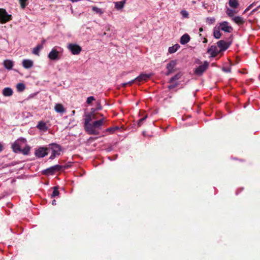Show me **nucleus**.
I'll list each match as a JSON object with an SVG mask.
<instances>
[{
	"label": "nucleus",
	"mask_w": 260,
	"mask_h": 260,
	"mask_svg": "<svg viewBox=\"0 0 260 260\" xmlns=\"http://www.w3.org/2000/svg\"><path fill=\"white\" fill-rule=\"evenodd\" d=\"M105 120V118L103 117L100 120L94 121L87 127L85 131L90 135H98L99 133L96 129H101V126L104 124Z\"/></svg>",
	"instance_id": "obj_1"
},
{
	"label": "nucleus",
	"mask_w": 260,
	"mask_h": 260,
	"mask_svg": "<svg viewBox=\"0 0 260 260\" xmlns=\"http://www.w3.org/2000/svg\"><path fill=\"white\" fill-rule=\"evenodd\" d=\"M63 49L58 46L53 47L48 54V57L52 60H58L60 59L59 54L62 53Z\"/></svg>",
	"instance_id": "obj_2"
},
{
	"label": "nucleus",
	"mask_w": 260,
	"mask_h": 260,
	"mask_svg": "<svg viewBox=\"0 0 260 260\" xmlns=\"http://www.w3.org/2000/svg\"><path fill=\"white\" fill-rule=\"evenodd\" d=\"M26 141L24 138H20L18 139L12 146L13 150L15 153L20 152L21 149L26 145Z\"/></svg>",
	"instance_id": "obj_3"
},
{
	"label": "nucleus",
	"mask_w": 260,
	"mask_h": 260,
	"mask_svg": "<svg viewBox=\"0 0 260 260\" xmlns=\"http://www.w3.org/2000/svg\"><path fill=\"white\" fill-rule=\"evenodd\" d=\"M49 149L51 151V155L49 157L50 159H53L54 158L60 155L61 147L59 145L54 143L51 144L49 145Z\"/></svg>",
	"instance_id": "obj_4"
},
{
	"label": "nucleus",
	"mask_w": 260,
	"mask_h": 260,
	"mask_svg": "<svg viewBox=\"0 0 260 260\" xmlns=\"http://www.w3.org/2000/svg\"><path fill=\"white\" fill-rule=\"evenodd\" d=\"M62 169V166L59 165H56L51 166L42 171V173L46 175H53L56 172L59 171Z\"/></svg>",
	"instance_id": "obj_5"
},
{
	"label": "nucleus",
	"mask_w": 260,
	"mask_h": 260,
	"mask_svg": "<svg viewBox=\"0 0 260 260\" xmlns=\"http://www.w3.org/2000/svg\"><path fill=\"white\" fill-rule=\"evenodd\" d=\"M12 19V15L9 14L5 9L0 8V22L5 23Z\"/></svg>",
	"instance_id": "obj_6"
},
{
	"label": "nucleus",
	"mask_w": 260,
	"mask_h": 260,
	"mask_svg": "<svg viewBox=\"0 0 260 260\" xmlns=\"http://www.w3.org/2000/svg\"><path fill=\"white\" fill-rule=\"evenodd\" d=\"M68 48L73 55L79 54L82 50L81 47L76 44H69Z\"/></svg>",
	"instance_id": "obj_7"
},
{
	"label": "nucleus",
	"mask_w": 260,
	"mask_h": 260,
	"mask_svg": "<svg viewBox=\"0 0 260 260\" xmlns=\"http://www.w3.org/2000/svg\"><path fill=\"white\" fill-rule=\"evenodd\" d=\"M209 66V63L205 61L202 65L199 66L194 71L195 74L197 75H201L207 69Z\"/></svg>",
	"instance_id": "obj_8"
},
{
	"label": "nucleus",
	"mask_w": 260,
	"mask_h": 260,
	"mask_svg": "<svg viewBox=\"0 0 260 260\" xmlns=\"http://www.w3.org/2000/svg\"><path fill=\"white\" fill-rule=\"evenodd\" d=\"M84 128L86 130V129L90 126V124H91L90 121L92 119H95V117L93 114H92V113H86L84 115Z\"/></svg>",
	"instance_id": "obj_9"
},
{
	"label": "nucleus",
	"mask_w": 260,
	"mask_h": 260,
	"mask_svg": "<svg viewBox=\"0 0 260 260\" xmlns=\"http://www.w3.org/2000/svg\"><path fill=\"white\" fill-rule=\"evenodd\" d=\"M220 29L226 32H231L233 29L230 25L229 23L227 21H223L219 23Z\"/></svg>",
	"instance_id": "obj_10"
},
{
	"label": "nucleus",
	"mask_w": 260,
	"mask_h": 260,
	"mask_svg": "<svg viewBox=\"0 0 260 260\" xmlns=\"http://www.w3.org/2000/svg\"><path fill=\"white\" fill-rule=\"evenodd\" d=\"M177 64V61L176 60H172L170 61L169 63L167 65V69L168 70L167 72L166 73V75L168 76L173 72H174V68Z\"/></svg>",
	"instance_id": "obj_11"
},
{
	"label": "nucleus",
	"mask_w": 260,
	"mask_h": 260,
	"mask_svg": "<svg viewBox=\"0 0 260 260\" xmlns=\"http://www.w3.org/2000/svg\"><path fill=\"white\" fill-rule=\"evenodd\" d=\"M217 46L220 48L219 51H225L230 46V44L223 40H220L217 43Z\"/></svg>",
	"instance_id": "obj_12"
},
{
	"label": "nucleus",
	"mask_w": 260,
	"mask_h": 260,
	"mask_svg": "<svg viewBox=\"0 0 260 260\" xmlns=\"http://www.w3.org/2000/svg\"><path fill=\"white\" fill-rule=\"evenodd\" d=\"M47 149L43 147H40L35 152V155L38 157H43L47 155Z\"/></svg>",
	"instance_id": "obj_13"
},
{
	"label": "nucleus",
	"mask_w": 260,
	"mask_h": 260,
	"mask_svg": "<svg viewBox=\"0 0 260 260\" xmlns=\"http://www.w3.org/2000/svg\"><path fill=\"white\" fill-rule=\"evenodd\" d=\"M3 64L4 67L8 70H11L12 69L13 66H14V62L11 60L9 59H6L3 62Z\"/></svg>",
	"instance_id": "obj_14"
},
{
	"label": "nucleus",
	"mask_w": 260,
	"mask_h": 260,
	"mask_svg": "<svg viewBox=\"0 0 260 260\" xmlns=\"http://www.w3.org/2000/svg\"><path fill=\"white\" fill-rule=\"evenodd\" d=\"M208 52L211 54L212 56L215 57L218 54L219 51L216 46L212 45L208 49Z\"/></svg>",
	"instance_id": "obj_15"
},
{
	"label": "nucleus",
	"mask_w": 260,
	"mask_h": 260,
	"mask_svg": "<svg viewBox=\"0 0 260 260\" xmlns=\"http://www.w3.org/2000/svg\"><path fill=\"white\" fill-rule=\"evenodd\" d=\"M33 61L30 59H24L22 61L23 67L26 69H30L33 66Z\"/></svg>",
	"instance_id": "obj_16"
},
{
	"label": "nucleus",
	"mask_w": 260,
	"mask_h": 260,
	"mask_svg": "<svg viewBox=\"0 0 260 260\" xmlns=\"http://www.w3.org/2000/svg\"><path fill=\"white\" fill-rule=\"evenodd\" d=\"M232 20L238 25H242L245 22L244 18L239 16L233 17Z\"/></svg>",
	"instance_id": "obj_17"
},
{
	"label": "nucleus",
	"mask_w": 260,
	"mask_h": 260,
	"mask_svg": "<svg viewBox=\"0 0 260 260\" xmlns=\"http://www.w3.org/2000/svg\"><path fill=\"white\" fill-rule=\"evenodd\" d=\"M151 76V74H141L139 76L136 78V81L141 82L143 81H146Z\"/></svg>",
	"instance_id": "obj_18"
},
{
	"label": "nucleus",
	"mask_w": 260,
	"mask_h": 260,
	"mask_svg": "<svg viewBox=\"0 0 260 260\" xmlns=\"http://www.w3.org/2000/svg\"><path fill=\"white\" fill-rule=\"evenodd\" d=\"M54 110L57 113H63L65 112L66 110L63 105L61 104H56L54 107Z\"/></svg>",
	"instance_id": "obj_19"
},
{
	"label": "nucleus",
	"mask_w": 260,
	"mask_h": 260,
	"mask_svg": "<svg viewBox=\"0 0 260 260\" xmlns=\"http://www.w3.org/2000/svg\"><path fill=\"white\" fill-rule=\"evenodd\" d=\"M189 41V36L188 34H185L181 37L180 42L181 44L184 45L187 43Z\"/></svg>",
	"instance_id": "obj_20"
},
{
	"label": "nucleus",
	"mask_w": 260,
	"mask_h": 260,
	"mask_svg": "<svg viewBox=\"0 0 260 260\" xmlns=\"http://www.w3.org/2000/svg\"><path fill=\"white\" fill-rule=\"evenodd\" d=\"M125 3V0L115 2V8L118 10H121L124 7Z\"/></svg>",
	"instance_id": "obj_21"
},
{
	"label": "nucleus",
	"mask_w": 260,
	"mask_h": 260,
	"mask_svg": "<svg viewBox=\"0 0 260 260\" xmlns=\"http://www.w3.org/2000/svg\"><path fill=\"white\" fill-rule=\"evenodd\" d=\"M43 49L42 44H38L35 48H34L32 53L36 55H39L40 51Z\"/></svg>",
	"instance_id": "obj_22"
},
{
	"label": "nucleus",
	"mask_w": 260,
	"mask_h": 260,
	"mask_svg": "<svg viewBox=\"0 0 260 260\" xmlns=\"http://www.w3.org/2000/svg\"><path fill=\"white\" fill-rule=\"evenodd\" d=\"M13 92V90L10 87H6L3 90V94L5 96H11Z\"/></svg>",
	"instance_id": "obj_23"
},
{
	"label": "nucleus",
	"mask_w": 260,
	"mask_h": 260,
	"mask_svg": "<svg viewBox=\"0 0 260 260\" xmlns=\"http://www.w3.org/2000/svg\"><path fill=\"white\" fill-rule=\"evenodd\" d=\"M180 46L179 44H176L173 46L170 47L168 49V51L170 53L172 54L176 52Z\"/></svg>",
	"instance_id": "obj_24"
},
{
	"label": "nucleus",
	"mask_w": 260,
	"mask_h": 260,
	"mask_svg": "<svg viewBox=\"0 0 260 260\" xmlns=\"http://www.w3.org/2000/svg\"><path fill=\"white\" fill-rule=\"evenodd\" d=\"M37 127L41 131H45L47 129L46 123L43 121L39 122Z\"/></svg>",
	"instance_id": "obj_25"
},
{
	"label": "nucleus",
	"mask_w": 260,
	"mask_h": 260,
	"mask_svg": "<svg viewBox=\"0 0 260 260\" xmlns=\"http://www.w3.org/2000/svg\"><path fill=\"white\" fill-rule=\"evenodd\" d=\"M229 5L231 7L236 9L238 7L239 4L237 0H229Z\"/></svg>",
	"instance_id": "obj_26"
},
{
	"label": "nucleus",
	"mask_w": 260,
	"mask_h": 260,
	"mask_svg": "<svg viewBox=\"0 0 260 260\" xmlns=\"http://www.w3.org/2000/svg\"><path fill=\"white\" fill-rule=\"evenodd\" d=\"M53 191L51 195V198H55L57 196H58L59 194V192L58 190V186H54L53 187Z\"/></svg>",
	"instance_id": "obj_27"
},
{
	"label": "nucleus",
	"mask_w": 260,
	"mask_h": 260,
	"mask_svg": "<svg viewBox=\"0 0 260 260\" xmlns=\"http://www.w3.org/2000/svg\"><path fill=\"white\" fill-rule=\"evenodd\" d=\"M16 88L18 91L22 92L25 89V86L23 83H20L17 85Z\"/></svg>",
	"instance_id": "obj_28"
},
{
	"label": "nucleus",
	"mask_w": 260,
	"mask_h": 260,
	"mask_svg": "<svg viewBox=\"0 0 260 260\" xmlns=\"http://www.w3.org/2000/svg\"><path fill=\"white\" fill-rule=\"evenodd\" d=\"M30 151V147L28 146H26L23 149H21L20 152L24 155H27Z\"/></svg>",
	"instance_id": "obj_29"
},
{
	"label": "nucleus",
	"mask_w": 260,
	"mask_h": 260,
	"mask_svg": "<svg viewBox=\"0 0 260 260\" xmlns=\"http://www.w3.org/2000/svg\"><path fill=\"white\" fill-rule=\"evenodd\" d=\"M213 36L215 38L218 39L221 37V33L219 29H214L213 31Z\"/></svg>",
	"instance_id": "obj_30"
},
{
	"label": "nucleus",
	"mask_w": 260,
	"mask_h": 260,
	"mask_svg": "<svg viewBox=\"0 0 260 260\" xmlns=\"http://www.w3.org/2000/svg\"><path fill=\"white\" fill-rule=\"evenodd\" d=\"M181 73H178L176 75H175L174 76H173L172 78H171L170 80V83H173L174 81L177 80L179 79L181 77Z\"/></svg>",
	"instance_id": "obj_31"
},
{
	"label": "nucleus",
	"mask_w": 260,
	"mask_h": 260,
	"mask_svg": "<svg viewBox=\"0 0 260 260\" xmlns=\"http://www.w3.org/2000/svg\"><path fill=\"white\" fill-rule=\"evenodd\" d=\"M226 13L229 17H231L232 19L233 18V17L235 16V11L232 9L228 8L226 11Z\"/></svg>",
	"instance_id": "obj_32"
},
{
	"label": "nucleus",
	"mask_w": 260,
	"mask_h": 260,
	"mask_svg": "<svg viewBox=\"0 0 260 260\" xmlns=\"http://www.w3.org/2000/svg\"><path fill=\"white\" fill-rule=\"evenodd\" d=\"M92 10L96 13L99 14L100 15H101L104 13L103 11L101 9L95 6L92 7Z\"/></svg>",
	"instance_id": "obj_33"
},
{
	"label": "nucleus",
	"mask_w": 260,
	"mask_h": 260,
	"mask_svg": "<svg viewBox=\"0 0 260 260\" xmlns=\"http://www.w3.org/2000/svg\"><path fill=\"white\" fill-rule=\"evenodd\" d=\"M119 128V127L118 126L109 127L106 130V132L113 134L116 130L118 129Z\"/></svg>",
	"instance_id": "obj_34"
},
{
	"label": "nucleus",
	"mask_w": 260,
	"mask_h": 260,
	"mask_svg": "<svg viewBox=\"0 0 260 260\" xmlns=\"http://www.w3.org/2000/svg\"><path fill=\"white\" fill-rule=\"evenodd\" d=\"M215 21V19L214 17H207L206 18V21L208 22L209 24L213 23Z\"/></svg>",
	"instance_id": "obj_35"
},
{
	"label": "nucleus",
	"mask_w": 260,
	"mask_h": 260,
	"mask_svg": "<svg viewBox=\"0 0 260 260\" xmlns=\"http://www.w3.org/2000/svg\"><path fill=\"white\" fill-rule=\"evenodd\" d=\"M147 118V116H145V117L141 118L138 121V126H141L142 124V123L146 119V118Z\"/></svg>",
	"instance_id": "obj_36"
},
{
	"label": "nucleus",
	"mask_w": 260,
	"mask_h": 260,
	"mask_svg": "<svg viewBox=\"0 0 260 260\" xmlns=\"http://www.w3.org/2000/svg\"><path fill=\"white\" fill-rule=\"evenodd\" d=\"M95 100V99L93 96H90L87 98L86 100V103L88 104H90L91 103V102Z\"/></svg>",
	"instance_id": "obj_37"
},
{
	"label": "nucleus",
	"mask_w": 260,
	"mask_h": 260,
	"mask_svg": "<svg viewBox=\"0 0 260 260\" xmlns=\"http://www.w3.org/2000/svg\"><path fill=\"white\" fill-rule=\"evenodd\" d=\"M181 14L183 18H187L188 17V13L185 10H182Z\"/></svg>",
	"instance_id": "obj_38"
},
{
	"label": "nucleus",
	"mask_w": 260,
	"mask_h": 260,
	"mask_svg": "<svg viewBox=\"0 0 260 260\" xmlns=\"http://www.w3.org/2000/svg\"><path fill=\"white\" fill-rule=\"evenodd\" d=\"M222 70L225 73H230L231 72V69L230 67L223 68Z\"/></svg>",
	"instance_id": "obj_39"
},
{
	"label": "nucleus",
	"mask_w": 260,
	"mask_h": 260,
	"mask_svg": "<svg viewBox=\"0 0 260 260\" xmlns=\"http://www.w3.org/2000/svg\"><path fill=\"white\" fill-rule=\"evenodd\" d=\"M254 4L252 3L250 4L245 10V12L249 11L253 6Z\"/></svg>",
	"instance_id": "obj_40"
},
{
	"label": "nucleus",
	"mask_w": 260,
	"mask_h": 260,
	"mask_svg": "<svg viewBox=\"0 0 260 260\" xmlns=\"http://www.w3.org/2000/svg\"><path fill=\"white\" fill-rule=\"evenodd\" d=\"M177 85H178V84L175 83V84H172V85H169L168 87L169 89H171L175 88Z\"/></svg>",
	"instance_id": "obj_41"
},
{
	"label": "nucleus",
	"mask_w": 260,
	"mask_h": 260,
	"mask_svg": "<svg viewBox=\"0 0 260 260\" xmlns=\"http://www.w3.org/2000/svg\"><path fill=\"white\" fill-rule=\"evenodd\" d=\"M135 81H136V78H135V79H133V80H131V81H129V82H127V83H128V84H129V85H132V84H133L134 83V82H135Z\"/></svg>",
	"instance_id": "obj_42"
},
{
	"label": "nucleus",
	"mask_w": 260,
	"mask_h": 260,
	"mask_svg": "<svg viewBox=\"0 0 260 260\" xmlns=\"http://www.w3.org/2000/svg\"><path fill=\"white\" fill-rule=\"evenodd\" d=\"M4 149V146L3 145L0 143V152L2 151Z\"/></svg>",
	"instance_id": "obj_43"
},
{
	"label": "nucleus",
	"mask_w": 260,
	"mask_h": 260,
	"mask_svg": "<svg viewBox=\"0 0 260 260\" xmlns=\"http://www.w3.org/2000/svg\"><path fill=\"white\" fill-rule=\"evenodd\" d=\"M259 7H260V6H258L256 9H253V10L251 11V13H253L254 12L256 11L257 10V9H258V8H259Z\"/></svg>",
	"instance_id": "obj_44"
},
{
	"label": "nucleus",
	"mask_w": 260,
	"mask_h": 260,
	"mask_svg": "<svg viewBox=\"0 0 260 260\" xmlns=\"http://www.w3.org/2000/svg\"><path fill=\"white\" fill-rule=\"evenodd\" d=\"M127 85H128V83L127 82L123 83L122 84V86L123 87H125Z\"/></svg>",
	"instance_id": "obj_45"
},
{
	"label": "nucleus",
	"mask_w": 260,
	"mask_h": 260,
	"mask_svg": "<svg viewBox=\"0 0 260 260\" xmlns=\"http://www.w3.org/2000/svg\"><path fill=\"white\" fill-rule=\"evenodd\" d=\"M56 200H53L52 201V204L53 205H56Z\"/></svg>",
	"instance_id": "obj_46"
},
{
	"label": "nucleus",
	"mask_w": 260,
	"mask_h": 260,
	"mask_svg": "<svg viewBox=\"0 0 260 260\" xmlns=\"http://www.w3.org/2000/svg\"><path fill=\"white\" fill-rule=\"evenodd\" d=\"M46 41L45 40H42V41H41V44H42L43 45L44 44V43H45Z\"/></svg>",
	"instance_id": "obj_47"
},
{
	"label": "nucleus",
	"mask_w": 260,
	"mask_h": 260,
	"mask_svg": "<svg viewBox=\"0 0 260 260\" xmlns=\"http://www.w3.org/2000/svg\"><path fill=\"white\" fill-rule=\"evenodd\" d=\"M75 111H72V114H74V113H75Z\"/></svg>",
	"instance_id": "obj_48"
},
{
	"label": "nucleus",
	"mask_w": 260,
	"mask_h": 260,
	"mask_svg": "<svg viewBox=\"0 0 260 260\" xmlns=\"http://www.w3.org/2000/svg\"><path fill=\"white\" fill-rule=\"evenodd\" d=\"M98 109H101V107H100V108H98Z\"/></svg>",
	"instance_id": "obj_49"
}]
</instances>
